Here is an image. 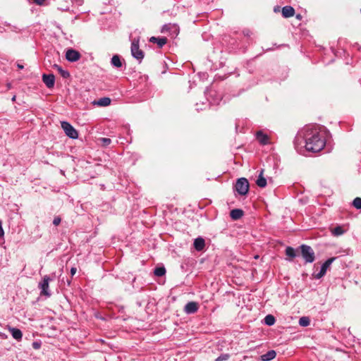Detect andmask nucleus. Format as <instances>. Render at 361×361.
I'll use <instances>...</instances> for the list:
<instances>
[{
  "label": "nucleus",
  "mask_w": 361,
  "mask_h": 361,
  "mask_svg": "<svg viewBox=\"0 0 361 361\" xmlns=\"http://www.w3.org/2000/svg\"><path fill=\"white\" fill-rule=\"evenodd\" d=\"M300 139L305 140V149L308 152H319L326 145L325 138L319 127L307 126L302 130L295 137V145H299Z\"/></svg>",
  "instance_id": "f257e3e1"
},
{
  "label": "nucleus",
  "mask_w": 361,
  "mask_h": 361,
  "mask_svg": "<svg viewBox=\"0 0 361 361\" xmlns=\"http://www.w3.org/2000/svg\"><path fill=\"white\" fill-rule=\"evenodd\" d=\"M300 248L301 251V255L307 263H312L314 261V252L310 246L307 245H302Z\"/></svg>",
  "instance_id": "f03ea898"
},
{
  "label": "nucleus",
  "mask_w": 361,
  "mask_h": 361,
  "mask_svg": "<svg viewBox=\"0 0 361 361\" xmlns=\"http://www.w3.org/2000/svg\"><path fill=\"white\" fill-rule=\"evenodd\" d=\"M139 42V38L133 39L131 43L130 50L133 56L139 61H141L142 59L144 58L145 54L144 51L140 49Z\"/></svg>",
  "instance_id": "7ed1b4c3"
},
{
  "label": "nucleus",
  "mask_w": 361,
  "mask_h": 361,
  "mask_svg": "<svg viewBox=\"0 0 361 361\" xmlns=\"http://www.w3.org/2000/svg\"><path fill=\"white\" fill-rule=\"evenodd\" d=\"M236 191L241 195H245L249 190V182L245 178H238L235 185Z\"/></svg>",
  "instance_id": "20e7f679"
},
{
  "label": "nucleus",
  "mask_w": 361,
  "mask_h": 361,
  "mask_svg": "<svg viewBox=\"0 0 361 361\" xmlns=\"http://www.w3.org/2000/svg\"><path fill=\"white\" fill-rule=\"evenodd\" d=\"M61 126L68 137L72 139L78 138V131L68 122L61 121Z\"/></svg>",
  "instance_id": "39448f33"
},
{
  "label": "nucleus",
  "mask_w": 361,
  "mask_h": 361,
  "mask_svg": "<svg viewBox=\"0 0 361 361\" xmlns=\"http://www.w3.org/2000/svg\"><path fill=\"white\" fill-rule=\"evenodd\" d=\"M179 31L180 30L178 25L175 23L166 24L162 27L161 30V33L169 32L170 35L174 37H176L179 34Z\"/></svg>",
  "instance_id": "423d86ee"
},
{
  "label": "nucleus",
  "mask_w": 361,
  "mask_h": 361,
  "mask_svg": "<svg viewBox=\"0 0 361 361\" xmlns=\"http://www.w3.org/2000/svg\"><path fill=\"white\" fill-rule=\"evenodd\" d=\"M50 281V276L46 275L43 277L42 281L39 283L38 287L39 289H41L40 294L42 295H45L47 297L50 296V293L48 292L49 283Z\"/></svg>",
  "instance_id": "0eeeda50"
},
{
  "label": "nucleus",
  "mask_w": 361,
  "mask_h": 361,
  "mask_svg": "<svg viewBox=\"0 0 361 361\" xmlns=\"http://www.w3.org/2000/svg\"><path fill=\"white\" fill-rule=\"evenodd\" d=\"M81 57L80 53L73 49H68L66 53V59L71 62H75Z\"/></svg>",
  "instance_id": "6e6552de"
},
{
  "label": "nucleus",
  "mask_w": 361,
  "mask_h": 361,
  "mask_svg": "<svg viewBox=\"0 0 361 361\" xmlns=\"http://www.w3.org/2000/svg\"><path fill=\"white\" fill-rule=\"evenodd\" d=\"M335 257L328 259L322 266L320 271L315 275V278L317 279L323 277L326 272L327 269L331 266L332 262L335 260Z\"/></svg>",
  "instance_id": "1a4fd4ad"
},
{
  "label": "nucleus",
  "mask_w": 361,
  "mask_h": 361,
  "mask_svg": "<svg viewBox=\"0 0 361 361\" xmlns=\"http://www.w3.org/2000/svg\"><path fill=\"white\" fill-rule=\"evenodd\" d=\"M42 81L48 88H51L54 86L55 77L53 74H43Z\"/></svg>",
  "instance_id": "9d476101"
},
{
  "label": "nucleus",
  "mask_w": 361,
  "mask_h": 361,
  "mask_svg": "<svg viewBox=\"0 0 361 361\" xmlns=\"http://www.w3.org/2000/svg\"><path fill=\"white\" fill-rule=\"evenodd\" d=\"M198 310V304L196 302H188L184 308L185 312L187 314H192L197 311Z\"/></svg>",
  "instance_id": "9b49d317"
},
{
  "label": "nucleus",
  "mask_w": 361,
  "mask_h": 361,
  "mask_svg": "<svg viewBox=\"0 0 361 361\" xmlns=\"http://www.w3.org/2000/svg\"><path fill=\"white\" fill-rule=\"evenodd\" d=\"M281 13L283 18H288L295 15V9L290 6H286L282 8Z\"/></svg>",
  "instance_id": "f8f14e48"
},
{
  "label": "nucleus",
  "mask_w": 361,
  "mask_h": 361,
  "mask_svg": "<svg viewBox=\"0 0 361 361\" xmlns=\"http://www.w3.org/2000/svg\"><path fill=\"white\" fill-rule=\"evenodd\" d=\"M194 247L197 251H202L205 247V240L202 237H198L194 240Z\"/></svg>",
  "instance_id": "ddd939ff"
},
{
  "label": "nucleus",
  "mask_w": 361,
  "mask_h": 361,
  "mask_svg": "<svg viewBox=\"0 0 361 361\" xmlns=\"http://www.w3.org/2000/svg\"><path fill=\"white\" fill-rule=\"evenodd\" d=\"M149 42L152 43H156L159 48L163 47L168 42V39L166 37H151L149 38Z\"/></svg>",
  "instance_id": "4468645a"
},
{
  "label": "nucleus",
  "mask_w": 361,
  "mask_h": 361,
  "mask_svg": "<svg viewBox=\"0 0 361 361\" xmlns=\"http://www.w3.org/2000/svg\"><path fill=\"white\" fill-rule=\"evenodd\" d=\"M256 137L258 142L262 145H267L269 143V137L267 135L264 134L262 131H257L256 133Z\"/></svg>",
  "instance_id": "2eb2a0df"
},
{
  "label": "nucleus",
  "mask_w": 361,
  "mask_h": 361,
  "mask_svg": "<svg viewBox=\"0 0 361 361\" xmlns=\"http://www.w3.org/2000/svg\"><path fill=\"white\" fill-rule=\"evenodd\" d=\"M243 211L240 209H232L230 212V216L233 220L240 219L243 216Z\"/></svg>",
  "instance_id": "dca6fc26"
},
{
  "label": "nucleus",
  "mask_w": 361,
  "mask_h": 361,
  "mask_svg": "<svg viewBox=\"0 0 361 361\" xmlns=\"http://www.w3.org/2000/svg\"><path fill=\"white\" fill-rule=\"evenodd\" d=\"M8 330L11 333L12 336L15 339H16L18 341L21 340V338L23 337V334H22V331L20 329H16V328H13V327H8Z\"/></svg>",
  "instance_id": "f3484780"
},
{
  "label": "nucleus",
  "mask_w": 361,
  "mask_h": 361,
  "mask_svg": "<svg viewBox=\"0 0 361 361\" xmlns=\"http://www.w3.org/2000/svg\"><path fill=\"white\" fill-rule=\"evenodd\" d=\"M264 170L262 169L260 173L256 180V184L260 188H264L267 185V180L263 176Z\"/></svg>",
  "instance_id": "a211bd4d"
},
{
  "label": "nucleus",
  "mask_w": 361,
  "mask_h": 361,
  "mask_svg": "<svg viewBox=\"0 0 361 361\" xmlns=\"http://www.w3.org/2000/svg\"><path fill=\"white\" fill-rule=\"evenodd\" d=\"M94 104L100 106H107L111 104V99L109 97H102L97 101H94Z\"/></svg>",
  "instance_id": "6ab92c4d"
},
{
  "label": "nucleus",
  "mask_w": 361,
  "mask_h": 361,
  "mask_svg": "<svg viewBox=\"0 0 361 361\" xmlns=\"http://www.w3.org/2000/svg\"><path fill=\"white\" fill-rule=\"evenodd\" d=\"M276 355V353L274 350H269L267 353L262 355L261 356V359L262 361H269L273 360Z\"/></svg>",
  "instance_id": "aec40b11"
},
{
  "label": "nucleus",
  "mask_w": 361,
  "mask_h": 361,
  "mask_svg": "<svg viewBox=\"0 0 361 361\" xmlns=\"http://www.w3.org/2000/svg\"><path fill=\"white\" fill-rule=\"evenodd\" d=\"M54 68H56L58 72L59 73V74L61 75V77H63V78H68L70 77V73L68 71H65L63 69H62V68L57 65V64H54Z\"/></svg>",
  "instance_id": "412c9836"
},
{
  "label": "nucleus",
  "mask_w": 361,
  "mask_h": 361,
  "mask_svg": "<svg viewBox=\"0 0 361 361\" xmlns=\"http://www.w3.org/2000/svg\"><path fill=\"white\" fill-rule=\"evenodd\" d=\"M111 63L116 68L121 67L122 63H121L119 56H118V55L113 56V57L111 58Z\"/></svg>",
  "instance_id": "4be33fe9"
},
{
  "label": "nucleus",
  "mask_w": 361,
  "mask_h": 361,
  "mask_svg": "<svg viewBox=\"0 0 361 361\" xmlns=\"http://www.w3.org/2000/svg\"><path fill=\"white\" fill-rule=\"evenodd\" d=\"M275 322V317L271 314H268L264 317V323L268 326L274 325Z\"/></svg>",
  "instance_id": "5701e85b"
},
{
  "label": "nucleus",
  "mask_w": 361,
  "mask_h": 361,
  "mask_svg": "<svg viewBox=\"0 0 361 361\" xmlns=\"http://www.w3.org/2000/svg\"><path fill=\"white\" fill-rule=\"evenodd\" d=\"M331 233L334 235L338 236L344 233V230L341 226H338L333 228L331 230Z\"/></svg>",
  "instance_id": "b1692460"
},
{
  "label": "nucleus",
  "mask_w": 361,
  "mask_h": 361,
  "mask_svg": "<svg viewBox=\"0 0 361 361\" xmlns=\"http://www.w3.org/2000/svg\"><path fill=\"white\" fill-rule=\"evenodd\" d=\"M154 274L157 276H162L166 274V269L164 267H157L154 269Z\"/></svg>",
  "instance_id": "393cba45"
},
{
  "label": "nucleus",
  "mask_w": 361,
  "mask_h": 361,
  "mask_svg": "<svg viewBox=\"0 0 361 361\" xmlns=\"http://www.w3.org/2000/svg\"><path fill=\"white\" fill-rule=\"evenodd\" d=\"M310 324V319L307 317H302L299 319V324L302 326H307Z\"/></svg>",
  "instance_id": "a878e982"
},
{
  "label": "nucleus",
  "mask_w": 361,
  "mask_h": 361,
  "mask_svg": "<svg viewBox=\"0 0 361 361\" xmlns=\"http://www.w3.org/2000/svg\"><path fill=\"white\" fill-rule=\"evenodd\" d=\"M286 254L287 256L294 258L295 257V250L291 247H287L286 249Z\"/></svg>",
  "instance_id": "bb28decb"
},
{
  "label": "nucleus",
  "mask_w": 361,
  "mask_h": 361,
  "mask_svg": "<svg viewBox=\"0 0 361 361\" xmlns=\"http://www.w3.org/2000/svg\"><path fill=\"white\" fill-rule=\"evenodd\" d=\"M353 205L356 209H361V198L360 197H355L353 202Z\"/></svg>",
  "instance_id": "cd10ccee"
},
{
  "label": "nucleus",
  "mask_w": 361,
  "mask_h": 361,
  "mask_svg": "<svg viewBox=\"0 0 361 361\" xmlns=\"http://www.w3.org/2000/svg\"><path fill=\"white\" fill-rule=\"evenodd\" d=\"M99 141H100V142H101V145H102V146H104V147L108 146V145H110V144H111V139H109V138H106V137L100 138V139H99Z\"/></svg>",
  "instance_id": "c85d7f7f"
},
{
  "label": "nucleus",
  "mask_w": 361,
  "mask_h": 361,
  "mask_svg": "<svg viewBox=\"0 0 361 361\" xmlns=\"http://www.w3.org/2000/svg\"><path fill=\"white\" fill-rule=\"evenodd\" d=\"M230 358V355L228 353L222 354L220 356H219L215 361H226L228 360Z\"/></svg>",
  "instance_id": "c756f323"
},
{
  "label": "nucleus",
  "mask_w": 361,
  "mask_h": 361,
  "mask_svg": "<svg viewBox=\"0 0 361 361\" xmlns=\"http://www.w3.org/2000/svg\"><path fill=\"white\" fill-rule=\"evenodd\" d=\"M61 221V219L59 216H56L54 219L53 224L55 226H59Z\"/></svg>",
  "instance_id": "7c9ffc66"
},
{
  "label": "nucleus",
  "mask_w": 361,
  "mask_h": 361,
  "mask_svg": "<svg viewBox=\"0 0 361 361\" xmlns=\"http://www.w3.org/2000/svg\"><path fill=\"white\" fill-rule=\"evenodd\" d=\"M4 235V229L2 228L1 221H0V237H3Z\"/></svg>",
  "instance_id": "2f4dec72"
},
{
  "label": "nucleus",
  "mask_w": 361,
  "mask_h": 361,
  "mask_svg": "<svg viewBox=\"0 0 361 361\" xmlns=\"http://www.w3.org/2000/svg\"><path fill=\"white\" fill-rule=\"evenodd\" d=\"M37 5H42L45 0H32Z\"/></svg>",
  "instance_id": "473e14b6"
},
{
  "label": "nucleus",
  "mask_w": 361,
  "mask_h": 361,
  "mask_svg": "<svg viewBox=\"0 0 361 361\" xmlns=\"http://www.w3.org/2000/svg\"><path fill=\"white\" fill-rule=\"evenodd\" d=\"M77 271V269L75 267H72L71 269V274L72 276H74Z\"/></svg>",
  "instance_id": "72a5a7b5"
},
{
  "label": "nucleus",
  "mask_w": 361,
  "mask_h": 361,
  "mask_svg": "<svg viewBox=\"0 0 361 361\" xmlns=\"http://www.w3.org/2000/svg\"><path fill=\"white\" fill-rule=\"evenodd\" d=\"M32 346L35 349H39L40 348V345L38 343L34 342L32 343Z\"/></svg>",
  "instance_id": "f704fd0d"
},
{
  "label": "nucleus",
  "mask_w": 361,
  "mask_h": 361,
  "mask_svg": "<svg viewBox=\"0 0 361 361\" xmlns=\"http://www.w3.org/2000/svg\"><path fill=\"white\" fill-rule=\"evenodd\" d=\"M295 18H296V19H298V20H300L302 18V15H301V14H297V15L295 16Z\"/></svg>",
  "instance_id": "c9c22d12"
},
{
  "label": "nucleus",
  "mask_w": 361,
  "mask_h": 361,
  "mask_svg": "<svg viewBox=\"0 0 361 361\" xmlns=\"http://www.w3.org/2000/svg\"><path fill=\"white\" fill-rule=\"evenodd\" d=\"M17 66H18V68L19 69H23V65H21V64L18 63Z\"/></svg>",
  "instance_id": "e433bc0d"
},
{
  "label": "nucleus",
  "mask_w": 361,
  "mask_h": 361,
  "mask_svg": "<svg viewBox=\"0 0 361 361\" xmlns=\"http://www.w3.org/2000/svg\"><path fill=\"white\" fill-rule=\"evenodd\" d=\"M16 96L14 95L13 97H12V101L13 102H15L16 101Z\"/></svg>",
  "instance_id": "4c0bfd02"
}]
</instances>
